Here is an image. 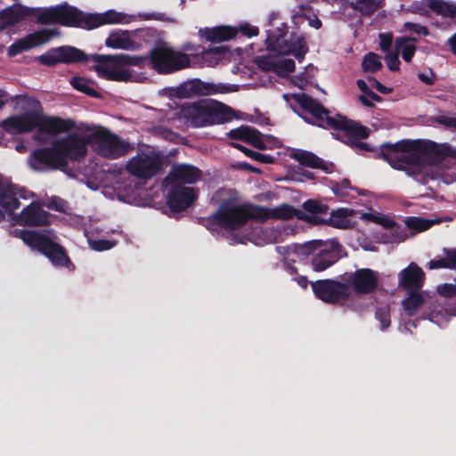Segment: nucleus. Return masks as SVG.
<instances>
[{
    "instance_id": "f257e3e1",
    "label": "nucleus",
    "mask_w": 456,
    "mask_h": 456,
    "mask_svg": "<svg viewBox=\"0 0 456 456\" xmlns=\"http://www.w3.org/2000/svg\"><path fill=\"white\" fill-rule=\"evenodd\" d=\"M291 98L294 99L303 110L311 114V117L314 118L313 120L308 117L301 115L296 108L291 107L292 111L297 113L304 121L322 129L337 131L336 139L350 145L354 149H358L361 151H374L369 143L359 142V140H364L370 136V129L363 125L340 114L331 116L329 110L323 107L322 103L305 93L293 94Z\"/></svg>"
},
{
    "instance_id": "f03ea898",
    "label": "nucleus",
    "mask_w": 456,
    "mask_h": 456,
    "mask_svg": "<svg viewBox=\"0 0 456 456\" xmlns=\"http://www.w3.org/2000/svg\"><path fill=\"white\" fill-rule=\"evenodd\" d=\"M301 213L289 204L268 208L252 204H236L234 198H226L213 215L200 219V224L208 231H216L221 227L226 231H237L250 220L281 219L289 220Z\"/></svg>"
},
{
    "instance_id": "7ed1b4c3",
    "label": "nucleus",
    "mask_w": 456,
    "mask_h": 456,
    "mask_svg": "<svg viewBox=\"0 0 456 456\" xmlns=\"http://www.w3.org/2000/svg\"><path fill=\"white\" fill-rule=\"evenodd\" d=\"M427 139H402L395 143L384 142L376 157L385 160L392 168L405 172L421 184L427 181Z\"/></svg>"
},
{
    "instance_id": "20e7f679",
    "label": "nucleus",
    "mask_w": 456,
    "mask_h": 456,
    "mask_svg": "<svg viewBox=\"0 0 456 456\" xmlns=\"http://www.w3.org/2000/svg\"><path fill=\"white\" fill-rule=\"evenodd\" d=\"M100 58L107 59L117 64H130L140 68L150 66L159 75L174 74L191 65V61L187 53L176 51L164 43L152 47L148 55H119Z\"/></svg>"
},
{
    "instance_id": "39448f33",
    "label": "nucleus",
    "mask_w": 456,
    "mask_h": 456,
    "mask_svg": "<svg viewBox=\"0 0 456 456\" xmlns=\"http://www.w3.org/2000/svg\"><path fill=\"white\" fill-rule=\"evenodd\" d=\"M3 132L11 134H24L33 130L47 134H59L75 128L73 119L47 117L38 111H28L22 115L7 117L0 123Z\"/></svg>"
},
{
    "instance_id": "423d86ee",
    "label": "nucleus",
    "mask_w": 456,
    "mask_h": 456,
    "mask_svg": "<svg viewBox=\"0 0 456 456\" xmlns=\"http://www.w3.org/2000/svg\"><path fill=\"white\" fill-rule=\"evenodd\" d=\"M177 115L196 128L226 124L236 117L232 108L214 100L182 104L177 108Z\"/></svg>"
},
{
    "instance_id": "0eeeda50",
    "label": "nucleus",
    "mask_w": 456,
    "mask_h": 456,
    "mask_svg": "<svg viewBox=\"0 0 456 456\" xmlns=\"http://www.w3.org/2000/svg\"><path fill=\"white\" fill-rule=\"evenodd\" d=\"M280 20L278 12L270 13L268 19L270 28L266 30V49L280 56L291 54L297 61H303L308 52L304 36L298 32H292L288 36V26Z\"/></svg>"
},
{
    "instance_id": "6e6552de",
    "label": "nucleus",
    "mask_w": 456,
    "mask_h": 456,
    "mask_svg": "<svg viewBox=\"0 0 456 456\" xmlns=\"http://www.w3.org/2000/svg\"><path fill=\"white\" fill-rule=\"evenodd\" d=\"M14 232L26 245L47 257L54 267L66 268L69 271L75 270V265L70 260L66 248L48 235L29 230H15Z\"/></svg>"
},
{
    "instance_id": "1a4fd4ad",
    "label": "nucleus",
    "mask_w": 456,
    "mask_h": 456,
    "mask_svg": "<svg viewBox=\"0 0 456 456\" xmlns=\"http://www.w3.org/2000/svg\"><path fill=\"white\" fill-rule=\"evenodd\" d=\"M86 13L69 4H59L42 12L37 18L41 25L60 24L67 28H80L89 30V24L86 23Z\"/></svg>"
},
{
    "instance_id": "9d476101",
    "label": "nucleus",
    "mask_w": 456,
    "mask_h": 456,
    "mask_svg": "<svg viewBox=\"0 0 456 456\" xmlns=\"http://www.w3.org/2000/svg\"><path fill=\"white\" fill-rule=\"evenodd\" d=\"M300 256H313L311 266L315 272H324L339 260V244L310 240L298 248Z\"/></svg>"
},
{
    "instance_id": "9b49d317",
    "label": "nucleus",
    "mask_w": 456,
    "mask_h": 456,
    "mask_svg": "<svg viewBox=\"0 0 456 456\" xmlns=\"http://www.w3.org/2000/svg\"><path fill=\"white\" fill-rule=\"evenodd\" d=\"M91 60L92 55L69 45L51 48L37 57V61L47 67H53L60 63L65 65L87 64Z\"/></svg>"
},
{
    "instance_id": "f8f14e48",
    "label": "nucleus",
    "mask_w": 456,
    "mask_h": 456,
    "mask_svg": "<svg viewBox=\"0 0 456 456\" xmlns=\"http://www.w3.org/2000/svg\"><path fill=\"white\" fill-rule=\"evenodd\" d=\"M89 139L98 146L99 154L110 159L120 158L130 150L128 142L111 134L107 128H101L89 134Z\"/></svg>"
},
{
    "instance_id": "ddd939ff",
    "label": "nucleus",
    "mask_w": 456,
    "mask_h": 456,
    "mask_svg": "<svg viewBox=\"0 0 456 456\" xmlns=\"http://www.w3.org/2000/svg\"><path fill=\"white\" fill-rule=\"evenodd\" d=\"M89 143H93L92 139L89 138V134L87 137H84L77 133H70L54 141L51 147L60 153L62 158L69 160V162L80 163L88 152L86 146H88Z\"/></svg>"
},
{
    "instance_id": "4468645a",
    "label": "nucleus",
    "mask_w": 456,
    "mask_h": 456,
    "mask_svg": "<svg viewBox=\"0 0 456 456\" xmlns=\"http://www.w3.org/2000/svg\"><path fill=\"white\" fill-rule=\"evenodd\" d=\"M314 295L325 304L337 305L346 301L351 295L348 283L336 280H317L311 283Z\"/></svg>"
},
{
    "instance_id": "2eb2a0df",
    "label": "nucleus",
    "mask_w": 456,
    "mask_h": 456,
    "mask_svg": "<svg viewBox=\"0 0 456 456\" xmlns=\"http://www.w3.org/2000/svg\"><path fill=\"white\" fill-rule=\"evenodd\" d=\"M162 167V160L154 153H137L129 159L126 170L139 179H151L159 174Z\"/></svg>"
},
{
    "instance_id": "dca6fc26",
    "label": "nucleus",
    "mask_w": 456,
    "mask_h": 456,
    "mask_svg": "<svg viewBox=\"0 0 456 456\" xmlns=\"http://www.w3.org/2000/svg\"><path fill=\"white\" fill-rule=\"evenodd\" d=\"M28 163L34 171L66 168L68 160L52 147L37 148L29 154Z\"/></svg>"
},
{
    "instance_id": "f3484780",
    "label": "nucleus",
    "mask_w": 456,
    "mask_h": 456,
    "mask_svg": "<svg viewBox=\"0 0 456 456\" xmlns=\"http://www.w3.org/2000/svg\"><path fill=\"white\" fill-rule=\"evenodd\" d=\"M126 55L125 53H118V54H110V55H103V54H93L92 61L95 62L96 66L94 69L96 72L102 77L110 81H118V82H128L131 80L133 77L128 69H125L126 67H134L133 64H117L112 61H108L105 58L99 57H111V56H119Z\"/></svg>"
},
{
    "instance_id": "a211bd4d",
    "label": "nucleus",
    "mask_w": 456,
    "mask_h": 456,
    "mask_svg": "<svg viewBox=\"0 0 456 456\" xmlns=\"http://www.w3.org/2000/svg\"><path fill=\"white\" fill-rule=\"evenodd\" d=\"M436 292L447 299L456 297V284L444 283L436 288ZM452 316H456V298L452 302L444 303V306L440 309L429 308V322L437 324L439 327L447 324Z\"/></svg>"
},
{
    "instance_id": "6ab92c4d",
    "label": "nucleus",
    "mask_w": 456,
    "mask_h": 456,
    "mask_svg": "<svg viewBox=\"0 0 456 456\" xmlns=\"http://www.w3.org/2000/svg\"><path fill=\"white\" fill-rule=\"evenodd\" d=\"M225 86L202 82L199 78L185 81L177 87L170 89V96L178 99L191 98L196 95H211L216 93H225Z\"/></svg>"
},
{
    "instance_id": "aec40b11",
    "label": "nucleus",
    "mask_w": 456,
    "mask_h": 456,
    "mask_svg": "<svg viewBox=\"0 0 456 456\" xmlns=\"http://www.w3.org/2000/svg\"><path fill=\"white\" fill-rule=\"evenodd\" d=\"M58 35V30L47 28L29 33L26 35L25 37L14 41V43L9 46L7 56L14 57L22 52L29 51L33 47L45 45Z\"/></svg>"
},
{
    "instance_id": "412c9836",
    "label": "nucleus",
    "mask_w": 456,
    "mask_h": 456,
    "mask_svg": "<svg viewBox=\"0 0 456 456\" xmlns=\"http://www.w3.org/2000/svg\"><path fill=\"white\" fill-rule=\"evenodd\" d=\"M169 188L167 195V205L169 210L174 213H181L193 205L196 201L199 191L192 187L185 186H166Z\"/></svg>"
},
{
    "instance_id": "4be33fe9",
    "label": "nucleus",
    "mask_w": 456,
    "mask_h": 456,
    "mask_svg": "<svg viewBox=\"0 0 456 456\" xmlns=\"http://www.w3.org/2000/svg\"><path fill=\"white\" fill-rule=\"evenodd\" d=\"M202 177V170L191 164L173 165L168 175L163 179L165 186L194 184Z\"/></svg>"
},
{
    "instance_id": "5701e85b",
    "label": "nucleus",
    "mask_w": 456,
    "mask_h": 456,
    "mask_svg": "<svg viewBox=\"0 0 456 456\" xmlns=\"http://www.w3.org/2000/svg\"><path fill=\"white\" fill-rule=\"evenodd\" d=\"M378 272L369 268L357 269L347 274V283L358 295H369L378 289Z\"/></svg>"
},
{
    "instance_id": "b1692460",
    "label": "nucleus",
    "mask_w": 456,
    "mask_h": 456,
    "mask_svg": "<svg viewBox=\"0 0 456 456\" xmlns=\"http://www.w3.org/2000/svg\"><path fill=\"white\" fill-rule=\"evenodd\" d=\"M425 282V272L415 263H410L398 273V289L405 291H420Z\"/></svg>"
},
{
    "instance_id": "393cba45",
    "label": "nucleus",
    "mask_w": 456,
    "mask_h": 456,
    "mask_svg": "<svg viewBox=\"0 0 456 456\" xmlns=\"http://www.w3.org/2000/svg\"><path fill=\"white\" fill-rule=\"evenodd\" d=\"M26 189L12 183H4L0 177V208L12 213L20 208L19 199H27Z\"/></svg>"
},
{
    "instance_id": "a878e982",
    "label": "nucleus",
    "mask_w": 456,
    "mask_h": 456,
    "mask_svg": "<svg viewBox=\"0 0 456 456\" xmlns=\"http://www.w3.org/2000/svg\"><path fill=\"white\" fill-rule=\"evenodd\" d=\"M51 214L37 202H31L17 216L18 223L29 227H41L51 224Z\"/></svg>"
},
{
    "instance_id": "bb28decb",
    "label": "nucleus",
    "mask_w": 456,
    "mask_h": 456,
    "mask_svg": "<svg viewBox=\"0 0 456 456\" xmlns=\"http://www.w3.org/2000/svg\"><path fill=\"white\" fill-rule=\"evenodd\" d=\"M293 160L298 162L299 166L307 168L319 169L325 174H331L334 171V164L326 162L321 157L310 151L297 150L291 153Z\"/></svg>"
},
{
    "instance_id": "cd10ccee",
    "label": "nucleus",
    "mask_w": 456,
    "mask_h": 456,
    "mask_svg": "<svg viewBox=\"0 0 456 456\" xmlns=\"http://www.w3.org/2000/svg\"><path fill=\"white\" fill-rule=\"evenodd\" d=\"M200 36L211 43H220L229 41L237 37V28L229 25H221L213 28H204L200 29Z\"/></svg>"
},
{
    "instance_id": "c85d7f7f",
    "label": "nucleus",
    "mask_w": 456,
    "mask_h": 456,
    "mask_svg": "<svg viewBox=\"0 0 456 456\" xmlns=\"http://www.w3.org/2000/svg\"><path fill=\"white\" fill-rule=\"evenodd\" d=\"M126 20V14L115 10L106 11L102 13H87L86 23L89 24V30L108 24H120Z\"/></svg>"
},
{
    "instance_id": "c756f323",
    "label": "nucleus",
    "mask_w": 456,
    "mask_h": 456,
    "mask_svg": "<svg viewBox=\"0 0 456 456\" xmlns=\"http://www.w3.org/2000/svg\"><path fill=\"white\" fill-rule=\"evenodd\" d=\"M34 10L20 4H12L0 11V20L11 27L25 20L26 17L33 15Z\"/></svg>"
},
{
    "instance_id": "7c9ffc66",
    "label": "nucleus",
    "mask_w": 456,
    "mask_h": 456,
    "mask_svg": "<svg viewBox=\"0 0 456 456\" xmlns=\"http://www.w3.org/2000/svg\"><path fill=\"white\" fill-rule=\"evenodd\" d=\"M105 45L113 49H121L125 51H135L138 49V44L130 39L126 31L111 32L106 38Z\"/></svg>"
},
{
    "instance_id": "2f4dec72",
    "label": "nucleus",
    "mask_w": 456,
    "mask_h": 456,
    "mask_svg": "<svg viewBox=\"0 0 456 456\" xmlns=\"http://www.w3.org/2000/svg\"><path fill=\"white\" fill-rule=\"evenodd\" d=\"M456 157V151L447 144H439L432 140L428 141V165L429 167L442 162L445 158Z\"/></svg>"
},
{
    "instance_id": "473e14b6",
    "label": "nucleus",
    "mask_w": 456,
    "mask_h": 456,
    "mask_svg": "<svg viewBox=\"0 0 456 456\" xmlns=\"http://www.w3.org/2000/svg\"><path fill=\"white\" fill-rule=\"evenodd\" d=\"M354 213V210L346 208H340L332 210L330 216L326 218V224L340 230H346L352 227V221L349 218Z\"/></svg>"
},
{
    "instance_id": "72a5a7b5",
    "label": "nucleus",
    "mask_w": 456,
    "mask_h": 456,
    "mask_svg": "<svg viewBox=\"0 0 456 456\" xmlns=\"http://www.w3.org/2000/svg\"><path fill=\"white\" fill-rule=\"evenodd\" d=\"M416 38L412 37L403 36L395 39V50L391 53H398L402 54L403 61L410 62L413 59L416 50Z\"/></svg>"
},
{
    "instance_id": "f704fd0d",
    "label": "nucleus",
    "mask_w": 456,
    "mask_h": 456,
    "mask_svg": "<svg viewBox=\"0 0 456 456\" xmlns=\"http://www.w3.org/2000/svg\"><path fill=\"white\" fill-rule=\"evenodd\" d=\"M407 297L402 300L403 311L410 317L416 314L418 310L425 304V297L422 291H405Z\"/></svg>"
},
{
    "instance_id": "c9c22d12",
    "label": "nucleus",
    "mask_w": 456,
    "mask_h": 456,
    "mask_svg": "<svg viewBox=\"0 0 456 456\" xmlns=\"http://www.w3.org/2000/svg\"><path fill=\"white\" fill-rule=\"evenodd\" d=\"M350 8L361 12L362 16L370 17L378 10L381 9L385 5L384 0H355L351 2Z\"/></svg>"
},
{
    "instance_id": "e433bc0d",
    "label": "nucleus",
    "mask_w": 456,
    "mask_h": 456,
    "mask_svg": "<svg viewBox=\"0 0 456 456\" xmlns=\"http://www.w3.org/2000/svg\"><path fill=\"white\" fill-rule=\"evenodd\" d=\"M444 256L429 260V270L448 269L456 271V248L444 249Z\"/></svg>"
},
{
    "instance_id": "4c0bfd02",
    "label": "nucleus",
    "mask_w": 456,
    "mask_h": 456,
    "mask_svg": "<svg viewBox=\"0 0 456 456\" xmlns=\"http://www.w3.org/2000/svg\"><path fill=\"white\" fill-rule=\"evenodd\" d=\"M429 12L446 18L456 19V5L442 0H428Z\"/></svg>"
},
{
    "instance_id": "58836bf2",
    "label": "nucleus",
    "mask_w": 456,
    "mask_h": 456,
    "mask_svg": "<svg viewBox=\"0 0 456 456\" xmlns=\"http://www.w3.org/2000/svg\"><path fill=\"white\" fill-rule=\"evenodd\" d=\"M232 146L239 150L240 151L243 152L247 157L250 158L251 159L257 161L262 164H273L275 161V159L273 156L265 154V153H259L258 151H256L252 149H249L242 144L232 142Z\"/></svg>"
},
{
    "instance_id": "ea45409f",
    "label": "nucleus",
    "mask_w": 456,
    "mask_h": 456,
    "mask_svg": "<svg viewBox=\"0 0 456 456\" xmlns=\"http://www.w3.org/2000/svg\"><path fill=\"white\" fill-rule=\"evenodd\" d=\"M362 68L366 73H375L380 70L382 68L380 56L373 52H369L362 58Z\"/></svg>"
},
{
    "instance_id": "a19ab883",
    "label": "nucleus",
    "mask_w": 456,
    "mask_h": 456,
    "mask_svg": "<svg viewBox=\"0 0 456 456\" xmlns=\"http://www.w3.org/2000/svg\"><path fill=\"white\" fill-rule=\"evenodd\" d=\"M70 85H72L73 88L77 90L80 93H83L92 98H100V93L94 90L93 87L89 86L88 80L80 77H74L70 79Z\"/></svg>"
},
{
    "instance_id": "79ce46f5",
    "label": "nucleus",
    "mask_w": 456,
    "mask_h": 456,
    "mask_svg": "<svg viewBox=\"0 0 456 456\" xmlns=\"http://www.w3.org/2000/svg\"><path fill=\"white\" fill-rule=\"evenodd\" d=\"M330 188L336 197L344 198L348 195L349 191H356L355 187L351 185V182L347 178H344L339 182L330 183Z\"/></svg>"
},
{
    "instance_id": "37998d69",
    "label": "nucleus",
    "mask_w": 456,
    "mask_h": 456,
    "mask_svg": "<svg viewBox=\"0 0 456 456\" xmlns=\"http://www.w3.org/2000/svg\"><path fill=\"white\" fill-rule=\"evenodd\" d=\"M391 308L388 305H381L376 308V319L380 323L381 331H385L391 325Z\"/></svg>"
},
{
    "instance_id": "c03bdc74",
    "label": "nucleus",
    "mask_w": 456,
    "mask_h": 456,
    "mask_svg": "<svg viewBox=\"0 0 456 456\" xmlns=\"http://www.w3.org/2000/svg\"><path fill=\"white\" fill-rule=\"evenodd\" d=\"M256 131H258L256 128L242 125L240 127L230 130L226 135H228V138L232 140H240L244 142L252 134H256Z\"/></svg>"
},
{
    "instance_id": "a18cd8bd",
    "label": "nucleus",
    "mask_w": 456,
    "mask_h": 456,
    "mask_svg": "<svg viewBox=\"0 0 456 456\" xmlns=\"http://www.w3.org/2000/svg\"><path fill=\"white\" fill-rule=\"evenodd\" d=\"M278 57L274 55H258L254 59V62L258 69L265 71H274L277 66Z\"/></svg>"
},
{
    "instance_id": "49530a36",
    "label": "nucleus",
    "mask_w": 456,
    "mask_h": 456,
    "mask_svg": "<svg viewBox=\"0 0 456 456\" xmlns=\"http://www.w3.org/2000/svg\"><path fill=\"white\" fill-rule=\"evenodd\" d=\"M302 208L304 211L309 213L310 215L324 214L329 211L328 205L322 204L320 201L313 199L304 201Z\"/></svg>"
},
{
    "instance_id": "de8ad7c7",
    "label": "nucleus",
    "mask_w": 456,
    "mask_h": 456,
    "mask_svg": "<svg viewBox=\"0 0 456 456\" xmlns=\"http://www.w3.org/2000/svg\"><path fill=\"white\" fill-rule=\"evenodd\" d=\"M406 226L410 230L420 232H426L428 228V221L427 218H420L417 216H410L406 218Z\"/></svg>"
},
{
    "instance_id": "09e8293b",
    "label": "nucleus",
    "mask_w": 456,
    "mask_h": 456,
    "mask_svg": "<svg viewBox=\"0 0 456 456\" xmlns=\"http://www.w3.org/2000/svg\"><path fill=\"white\" fill-rule=\"evenodd\" d=\"M296 64L295 61L289 58H280L277 61L276 69L273 72L276 73H291L295 70Z\"/></svg>"
},
{
    "instance_id": "8fccbe9b",
    "label": "nucleus",
    "mask_w": 456,
    "mask_h": 456,
    "mask_svg": "<svg viewBox=\"0 0 456 456\" xmlns=\"http://www.w3.org/2000/svg\"><path fill=\"white\" fill-rule=\"evenodd\" d=\"M385 62H387L388 70L395 72L399 70L400 60L397 52H385Z\"/></svg>"
},
{
    "instance_id": "3c124183",
    "label": "nucleus",
    "mask_w": 456,
    "mask_h": 456,
    "mask_svg": "<svg viewBox=\"0 0 456 456\" xmlns=\"http://www.w3.org/2000/svg\"><path fill=\"white\" fill-rule=\"evenodd\" d=\"M263 134L260 131H256V134H251L249 138L244 141V142L250 144L255 149L259 151L266 150V144L262 139Z\"/></svg>"
},
{
    "instance_id": "603ef678",
    "label": "nucleus",
    "mask_w": 456,
    "mask_h": 456,
    "mask_svg": "<svg viewBox=\"0 0 456 456\" xmlns=\"http://www.w3.org/2000/svg\"><path fill=\"white\" fill-rule=\"evenodd\" d=\"M378 38H379L380 50L384 53L391 52L393 44L392 32H380L379 35H378Z\"/></svg>"
},
{
    "instance_id": "864d4df0",
    "label": "nucleus",
    "mask_w": 456,
    "mask_h": 456,
    "mask_svg": "<svg viewBox=\"0 0 456 456\" xmlns=\"http://www.w3.org/2000/svg\"><path fill=\"white\" fill-rule=\"evenodd\" d=\"M237 28V35L240 34L246 37H256L259 33L258 27L250 25L248 22L240 24Z\"/></svg>"
},
{
    "instance_id": "5fc2aeb1",
    "label": "nucleus",
    "mask_w": 456,
    "mask_h": 456,
    "mask_svg": "<svg viewBox=\"0 0 456 456\" xmlns=\"http://www.w3.org/2000/svg\"><path fill=\"white\" fill-rule=\"evenodd\" d=\"M46 207L51 210L65 213L67 202L58 196H53L50 199V201H48Z\"/></svg>"
},
{
    "instance_id": "6e6d98bb",
    "label": "nucleus",
    "mask_w": 456,
    "mask_h": 456,
    "mask_svg": "<svg viewBox=\"0 0 456 456\" xmlns=\"http://www.w3.org/2000/svg\"><path fill=\"white\" fill-rule=\"evenodd\" d=\"M116 244L115 240H92L91 242V248L92 249L102 252L105 250H110L111 248H113Z\"/></svg>"
},
{
    "instance_id": "4d7b16f0",
    "label": "nucleus",
    "mask_w": 456,
    "mask_h": 456,
    "mask_svg": "<svg viewBox=\"0 0 456 456\" xmlns=\"http://www.w3.org/2000/svg\"><path fill=\"white\" fill-rule=\"evenodd\" d=\"M403 31H408L418 36H427V27L417 23L406 21L403 23Z\"/></svg>"
},
{
    "instance_id": "13d9d810",
    "label": "nucleus",
    "mask_w": 456,
    "mask_h": 456,
    "mask_svg": "<svg viewBox=\"0 0 456 456\" xmlns=\"http://www.w3.org/2000/svg\"><path fill=\"white\" fill-rule=\"evenodd\" d=\"M297 218L299 220L306 222L310 224H314V225L326 224V219L321 218V217L317 216V215H307L306 213L302 212V213H299V215L297 216Z\"/></svg>"
},
{
    "instance_id": "bf43d9fd",
    "label": "nucleus",
    "mask_w": 456,
    "mask_h": 456,
    "mask_svg": "<svg viewBox=\"0 0 456 456\" xmlns=\"http://www.w3.org/2000/svg\"><path fill=\"white\" fill-rule=\"evenodd\" d=\"M409 11L412 13H418L422 16H427V0L421 2H412L409 6Z\"/></svg>"
},
{
    "instance_id": "052dcab7",
    "label": "nucleus",
    "mask_w": 456,
    "mask_h": 456,
    "mask_svg": "<svg viewBox=\"0 0 456 456\" xmlns=\"http://www.w3.org/2000/svg\"><path fill=\"white\" fill-rule=\"evenodd\" d=\"M369 82L370 84V86L375 88L378 91V93H379L381 94L387 95V94H389L392 93V88L391 87H388V86L381 84L375 77H369Z\"/></svg>"
},
{
    "instance_id": "680f3d73",
    "label": "nucleus",
    "mask_w": 456,
    "mask_h": 456,
    "mask_svg": "<svg viewBox=\"0 0 456 456\" xmlns=\"http://www.w3.org/2000/svg\"><path fill=\"white\" fill-rule=\"evenodd\" d=\"M432 119L448 128H452L456 131V117L439 116L435 117Z\"/></svg>"
},
{
    "instance_id": "e2e57ef3",
    "label": "nucleus",
    "mask_w": 456,
    "mask_h": 456,
    "mask_svg": "<svg viewBox=\"0 0 456 456\" xmlns=\"http://www.w3.org/2000/svg\"><path fill=\"white\" fill-rule=\"evenodd\" d=\"M139 17L142 20H161L163 19V14L159 12H140Z\"/></svg>"
},
{
    "instance_id": "0e129e2a",
    "label": "nucleus",
    "mask_w": 456,
    "mask_h": 456,
    "mask_svg": "<svg viewBox=\"0 0 456 456\" xmlns=\"http://www.w3.org/2000/svg\"><path fill=\"white\" fill-rule=\"evenodd\" d=\"M292 82H294V85H296L297 87H298L302 90H304V88L307 85V80H306V77H305L304 74H302L300 76H296L294 77V80H292Z\"/></svg>"
},
{
    "instance_id": "69168bd1",
    "label": "nucleus",
    "mask_w": 456,
    "mask_h": 456,
    "mask_svg": "<svg viewBox=\"0 0 456 456\" xmlns=\"http://www.w3.org/2000/svg\"><path fill=\"white\" fill-rule=\"evenodd\" d=\"M309 25L312 28L319 29L322 28V20L316 15H314L313 18L309 19Z\"/></svg>"
},
{
    "instance_id": "338daca9",
    "label": "nucleus",
    "mask_w": 456,
    "mask_h": 456,
    "mask_svg": "<svg viewBox=\"0 0 456 456\" xmlns=\"http://www.w3.org/2000/svg\"><path fill=\"white\" fill-rule=\"evenodd\" d=\"M448 45L451 47L452 53H453L454 56L456 57V32L451 36L450 38H448Z\"/></svg>"
},
{
    "instance_id": "774afa93",
    "label": "nucleus",
    "mask_w": 456,
    "mask_h": 456,
    "mask_svg": "<svg viewBox=\"0 0 456 456\" xmlns=\"http://www.w3.org/2000/svg\"><path fill=\"white\" fill-rule=\"evenodd\" d=\"M357 86L358 89L361 90V92H362V94L371 92L370 87L367 86L366 82L362 79L357 80Z\"/></svg>"
}]
</instances>
